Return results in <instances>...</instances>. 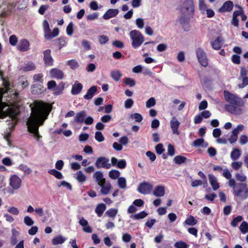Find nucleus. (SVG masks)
<instances>
[{"instance_id":"obj_20","label":"nucleus","mask_w":248,"mask_h":248,"mask_svg":"<svg viewBox=\"0 0 248 248\" xmlns=\"http://www.w3.org/2000/svg\"><path fill=\"white\" fill-rule=\"evenodd\" d=\"M50 76L52 78H56L58 79H62L63 77L62 72L58 69H52L49 72Z\"/></svg>"},{"instance_id":"obj_21","label":"nucleus","mask_w":248,"mask_h":248,"mask_svg":"<svg viewBox=\"0 0 248 248\" xmlns=\"http://www.w3.org/2000/svg\"><path fill=\"white\" fill-rule=\"evenodd\" d=\"M209 180L213 189L215 191L219 188V184L217 181V179L213 174H210L208 175Z\"/></svg>"},{"instance_id":"obj_35","label":"nucleus","mask_w":248,"mask_h":248,"mask_svg":"<svg viewBox=\"0 0 248 248\" xmlns=\"http://www.w3.org/2000/svg\"><path fill=\"white\" fill-rule=\"evenodd\" d=\"M23 222L27 226H32L34 224V220L29 216H25L24 217Z\"/></svg>"},{"instance_id":"obj_9","label":"nucleus","mask_w":248,"mask_h":248,"mask_svg":"<svg viewBox=\"0 0 248 248\" xmlns=\"http://www.w3.org/2000/svg\"><path fill=\"white\" fill-rule=\"evenodd\" d=\"M109 159L104 156H100L97 158L95 166L97 169L104 168L108 169L111 167V164L108 163Z\"/></svg>"},{"instance_id":"obj_56","label":"nucleus","mask_w":248,"mask_h":248,"mask_svg":"<svg viewBox=\"0 0 248 248\" xmlns=\"http://www.w3.org/2000/svg\"><path fill=\"white\" fill-rule=\"evenodd\" d=\"M133 105L134 101L131 98H128L124 102V107L127 109L131 108Z\"/></svg>"},{"instance_id":"obj_15","label":"nucleus","mask_w":248,"mask_h":248,"mask_svg":"<svg viewBox=\"0 0 248 248\" xmlns=\"http://www.w3.org/2000/svg\"><path fill=\"white\" fill-rule=\"evenodd\" d=\"M17 47L20 51H26L29 49L30 43L27 40L22 39L18 43Z\"/></svg>"},{"instance_id":"obj_14","label":"nucleus","mask_w":248,"mask_h":248,"mask_svg":"<svg viewBox=\"0 0 248 248\" xmlns=\"http://www.w3.org/2000/svg\"><path fill=\"white\" fill-rule=\"evenodd\" d=\"M43 59L45 63L48 66H52L53 64V59L51 55V50L47 49L44 51Z\"/></svg>"},{"instance_id":"obj_61","label":"nucleus","mask_w":248,"mask_h":248,"mask_svg":"<svg viewBox=\"0 0 248 248\" xmlns=\"http://www.w3.org/2000/svg\"><path fill=\"white\" fill-rule=\"evenodd\" d=\"M126 166V162L125 159H122L119 161L117 167L120 169H124Z\"/></svg>"},{"instance_id":"obj_36","label":"nucleus","mask_w":248,"mask_h":248,"mask_svg":"<svg viewBox=\"0 0 248 248\" xmlns=\"http://www.w3.org/2000/svg\"><path fill=\"white\" fill-rule=\"evenodd\" d=\"M101 184L102 186H100L102 187L101 189V193L104 195L108 194L110 190L111 187V185L110 184V183H108V185L104 186V183H102Z\"/></svg>"},{"instance_id":"obj_6","label":"nucleus","mask_w":248,"mask_h":248,"mask_svg":"<svg viewBox=\"0 0 248 248\" xmlns=\"http://www.w3.org/2000/svg\"><path fill=\"white\" fill-rule=\"evenodd\" d=\"M192 16H193L181 13L180 16L178 17V21L183 30L186 31H189L190 30L191 25L190 24V20Z\"/></svg>"},{"instance_id":"obj_16","label":"nucleus","mask_w":248,"mask_h":248,"mask_svg":"<svg viewBox=\"0 0 248 248\" xmlns=\"http://www.w3.org/2000/svg\"><path fill=\"white\" fill-rule=\"evenodd\" d=\"M119 12L117 9H109L107 10L103 16V18L105 20H108L110 18L116 16Z\"/></svg>"},{"instance_id":"obj_41","label":"nucleus","mask_w":248,"mask_h":248,"mask_svg":"<svg viewBox=\"0 0 248 248\" xmlns=\"http://www.w3.org/2000/svg\"><path fill=\"white\" fill-rule=\"evenodd\" d=\"M18 169L26 174H29L31 172V170L27 166L24 164L19 165Z\"/></svg>"},{"instance_id":"obj_34","label":"nucleus","mask_w":248,"mask_h":248,"mask_svg":"<svg viewBox=\"0 0 248 248\" xmlns=\"http://www.w3.org/2000/svg\"><path fill=\"white\" fill-rule=\"evenodd\" d=\"M120 172L119 170H110L108 173L109 177L113 180H115L117 178H120Z\"/></svg>"},{"instance_id":"obj_29","label":"nucleus","mask_w":248,"mask_h":248,"mask_svg":"<svg viewBox=\"0 0 248 248\" xmlns=\"http://www.w3.org/2000/svg\"><path fill=\"white\" fill-rule=\"evenodd\" d=\"M241 155V151L239 149H234L231 153V157L233 160H237Z\"/></svg>"},{"instance_id":"obj_42","label":"nucleus","mask_w":248,"mask_h":248,"mask_svg":"<svg viewBox=\"0 0 248 248\" xmlns=\"http://www.w3.org/2000/svg\"><path fill=\"white\" fill-rule=\"evenodd\" d=\"M64 89V84L61 83L58 86H56L53 90V93L55 95L61 94Z\"/></svg>"},{"instance_id":"obj_52","label":"nucleus","mask_w":248,"mask_h":248,"mask_svg":"<svg viewBox=\"0 0 248 248\" xmlns=\"http://www.w3.org/2000/svg\"><path fill=\"white\" fill-rule=\"evenodd\" d=\"M99 16V13L94 12L93 14L88 15L86 16V19L87 20L93 21L98 18Z\"/></svg>"},{"instance_id":"obj_49","label":"nucleus","mask_w":248,"mask_h":248,"mask_svg":"<svg viewBox=\"0 0 248 248\" xmlns=\"http://www.w3.org/2000/svg\"><path fill=\"white\" fill-rule=\"evenodd\" d=\"M109 40L108 37L105 35H101L98 36V41L101 45L106 44Z\"/></svg>"},{"instance_id":"obj_50","label":"nucleus","mask_w":248,"mask_h":248,"mask_svg":"<svg viewBox=\"0 0 248 248\" xmlns=\"http://www.w3.org/2000/svg\"><path fill=\"white\" fill-rule=\"evenodd\" d=\"M156 153L160 155L165 151V149L163 148V145L162 143L157 144L155 147Z\"/></svg>"},{"instance_id":"obj_51","label":"nucleus","mask_w":248,"mask_h":248,"mask_svg":"<svg viewBox=\"0 0 248 248\" xmlns=\"http://www.w3.org/2000/svg\"><path fill=\"white\" fill-rule=\"evenodd\" d=\"M86 116L87 113L85 110L78 112V123H83V121Z\"/></svg>"},{"instance_id":"obj_43","label":"nucleus","mask_w":248,"mask_h":248,"mask_svg":"<svg viewBox=\"0 0 248 248\" xmlns=\"http://www.w3.org/2000/svg\"><path fill=\"white\" fill-rule=\"evenodd\" d=\"M43 30H44V35L45 34H46V36L47 37H49L47 33L49 31L50 29V28H49V23H48V22H47V20H45L43 21Z\"/></svg>"},{"instance_id":"obj_45","label":"nucleus","mask_w":248,"mask_h":248,"mask_svg":"<svg viewBox=\"0 0 248 248\" xmlns=\"http://www.w3.org/2000/svg\"><path fill=\"white\" fill-rule=\"evenodd\" d=\"M118 213V210L115 208H110L106 212V214L109 217H114Z\"/></svg>"},{"instance_id":"obj_27","label":"nucleus","mask_w":248,"mask_h":248,"mask_svg":"<svg viewBox=\"0 0 248 248\" xmlns=\"http://www.w3.org/2000/svg\"><path fill=\"white\" fill-rule=\"evenodd\" d=\"M122 76V74L119 70L112 71L110 73V77L115 81L120 80Z\"/></svg>"},{"instance_id":"obj_62","label":"nucleus","mask_w":248,"mask_h":248,"mask_svg":"<svg viewBox=\"0 0 248 248\" xmlns=\"http://www.w3.org/2000/svg\"><path fill=\"white\" fill-rule=\"evenodd\" d=\"M232 61L235 64H239L240 63V57L237 54H234L232 57Z\"/></svg>"},{"instance_id":"obj_33","label":"nucleus","mask_w":248,"mask_h":248,"mask_svg":"<svg viewBox=\"0 0 248 248\" xmlns=\"http://www.w3.org/2000/svg\"><path fill=\"white\" fill-rule=\"evenodd\" d=\"M7 211L9 213L15 216H18L20 213V211L18 208L13 206H9L7 208Z\"/></svg>"},{"instance_id":"obj_63","label":"nucleus","mask_w":248,"mask_h":248,"mask_svg":"<svg viewBox=\"0 0 248 248\" xmlns=\"http://www.w3.org/2000/svg\"><path fill=\"white\" fill-rule=\"evenodd\" d=\"M242 162L238 161L232 162L231 166L234 170H237L242 166Z\"/></svg>"},{"instance_id":"obj_31","label":"nucleus","mask_w":248,"mask_h":248,"mask_svg":"<svg viewBox=\"0 0 248 248\" xmlns=\"http://www.w3.org/2000/svg\"><path fill=\"white\" fill-rule=\"evenodd\" d=\"M184 223L190 226H194L197 224L198 221L197 220L195 219L194 217L190 215L185 221Z\"/></svg>"},{"instance_id":"obj_28","label":"nucleus","mask_w":248,"mask_h":248,"mask_svg":"<svg viewBox=\"0 0 248 248\" xmlns=\"http://www.w3.org/2000/svg\"><path fill=\"white\" fill-rule=\"evenodd\" d=\"M59 33V29L57 28L54 29L52 31H51L50 30L47 33L49 37H47L46 36V34L44 35L45 38L47 40H50L52 38L56 37L58 35Z\"/></svg>"},{"instance_id":"obj_54","label":"nucleus","mask_w":248,"mask_h":248,"mask_svg":"<svg viewBox=\"0 0 248 248\" xmlns=\"http://www.w3.org/2000/svg\"><path fill=\"white\" fill-rule=\"evenodd\" d=\"M155 105V100L154 97L150 98L146 102V106L148 108H151Z\"/></svg>"},{"instance_id":"obj_59","label":"nucleus","mask_w":248,"mask_h":248,"mask_svg":"<svg viewBox=\"0 0 248 248\" xmlns=\"http://www.w3.org/2000/svg\"><path fill=\"white\" fill-rule=\"evenodd\" d=\"M64 166V162L62 160H59L55 163V167L57 170H62Z\"/></svg>"},{"instance_id":"obj_55","label":"nucleus","mask_w":248,"mask_h":248,"mask_svg":"<svg viewBox=\"0 0 248 248\" xmlns=\"http://www.w3.org/2000/svg\"><path fill=\"white\" fill-rule=\"evenodd\" d=\"M113 46H115L118 48H123L124 47V43L119 40H115L112 43Z\"/></svg>"},{"instance_id":"obj_26","label":"nucleus","mask_w":248,"mask_h":248,"mask_svg":"<svg viewBox=\"0 0 248 248\" xmlns=\"http://www.w3.org/2000/svg\"><path fill=\"white\" fill-rule=\"evenodd\" d=\"M106 209V205L103 203L98 204L95 208V212L99 217L103 215L104 212Z\"/></svg>"},{"instance_id":"obj_19","label":"nucleus","mask_w":248,"mask_h":248,"mask_svg":"<svg viewBox=\"0 0 248 248\" xmlns=\"http://www.w3.org/2000/svg\"><path fill=\"white\" fill-rule=\"evenodd\" d=\"M97 88L96 86L91 87L87 91L86 94L84 96V98L86 100L91 99L94 94L97 92Z\"/></svg>"},{"instance_id":"obj_58","label":"nucleus","mask_w":248,"mask_h":248,"mask_svg":"<svg viewBox=\"0 0 248 248\" xmlns=\"http://www.w3.org/2000/svg\"><path fill=\"white\" fill-rule=\"evenodd\" d=\"M136 24L137 27L140 29H142L144 27V20L141 18H138L136 20Z\"/></svg>"},{"instance_id":"obj_38","label":"nucleus","mask_w":248,"mask_h":248,"mask_svg":"<svg viewBox=\"0 0 248 248\" xmlns=\"http://www.w3.org/2000/svg\"><path fill=\"white\" fill-rule=\"evenodd\" d=\"M242 220L243 217L241 216H238L232 219L231 222V225L233 227H236L238 226V223L242 221Z\"/></svg>"},{"instance_id":"obj_32","label":"nucleus","mask_w":248,"mask_h":248,"mask_svg":"<svg viewBox=\"0 0 248 248\" xmlns=\"http://www.w3.org/2000/svg\"><path fill=\"white\" fill-rule=\"evenodd\" d=\"M186 160V157L180 155L175 156L173 159V161L175 163L178 165H181L185 163Z\"/></svg>"},{"instance_id":"obj_1","label":"nucleus","mask_w":248,"mask_h":248,"mask_svg":"<svg viewBox=\"0 0 248 248\" xmlns=\"http://www.w3.org/2000/svg\"><path fill=\"white\" fill-rule=\"evenodd\" d=\"M0 76L4 87L3 89H0V118L9 116L15 124V118L19 112L18 106L16 103L18 93L13 88L9 81L3 78L0 70Z\"/></svg>"},{"instance_id":"obj_12","label":"nucleus","mask_w":248,"mask_h":248,"mask_svg":"<svg viewBox=\"0 0 248 248\" xmlns=\"http://www.w3.org/2000/svg\"><path fill=\"white\" fill-rule=\"evenodd\" d=\"M43 75L42 74H38L35 75L33 77V83L34 84L32 85V92L35 93H40L41 91H42V86L41 85H39L38 86V89L40 91H37V90L35 89V84L34 83L35 82H39V83H42L43 82Z\"/></svg>"},{"instance_id":"obj_57","label":"nucleus","mask_w":248,"mask_h":248,"mask_svg":"<svg viewBox=\"0 0 248 248\" xmlns=\"http://www.w3.org/2000/svg\"><path fill=\"white\" fill-rule=\"evenodd\" d=\"M167 154L168 155H170L171 156H172L174 155L175 154V149H174V146L170 144H169L168 145V152H167Z\"/></svg>"},{"instance_id":"obj_7","label":"nucleus","mask_w":248,"mask_h":248,"mask_svg":"<svg viewBox=\"0 0 248 248\" xmlns=\"http://www.w3.org/2000/svg\"><path fill=\"white\" fill-rule=\"evenodd\" d=\"M181 13L193 16L194 12V5L193 0H185L183 7L180 9Z\"/></svg>"},{"instance_id":"obj_46","label":"nucleus","mask_w":248,"mask_h":248,"mask_svg":"<svg viewBox=\"0 0 248 248\" xmlns=\"http://www.w3.org/2000/svg\"><path fill=\"white\" fill-rule=\"evenodd\" d=\"M118 184L120 188L124 189L126 187V179L124 177H120L118 180Z\"/></svg>"},{"instance_id":"obj_47","label":"nucleus","mask_w":248,"mask_h":248,"mask_svg":"<svg viewBox=\"0 0 248 248\" xmlns=\"http://www.w3.org/2000/svg\"><path fill=\"white\" fill-rule=\"evenodd\" d=\"M124 83L130 87H134L136 85L135 80L130 78H124Z\"/></svg>"},{"instance_id":"obj_25","label":"nucleus","mask_w":248,"mask_h":248,"mask_svg":"<svg viewBox=\"0 0 248 248\" xmlns=\"http://www.w3.org/2000/svg\"><path fill=\"white\" fill-rule=\"evenodd\" d=\"M96 181L99 186H102V183H105V179L103 178V174L101 171H97L93 175Z\"/></svg>"},{"instance_id":"obj_8","label":"nucleus","mask_w":248,"mask_h":248,"mask_svg":"<svg viewBox=\"0 0 248 248\" xmlns=\"http://www.w3.org/2000/svg\"><path fill=\"white\" fill-rule=\"evenodd\" d=\"M196 56L199 62L203 67H206L208 65V59L204 50L199 47L196 51Z\"/></svg>"},{"instance_id":"obj_40","label":"nucleus","mask_w":248,"mask_h":248,"mask_svg":"<svg viewBox=\"0 0 248 248\" xmlns=\"http://www.w3.org/2000/svg\"><path fill=\"white\" fill-rule=\"evenodd\" d=\"M239 229L243 234L248 232V223L243 221L239 227Z\"/></svg>"},{"instance_id":"obj_5","label":"nucleus","mask_w":248,"mask_h":248,"mask_svg":"<svg viewBox=\"0 0 248 248\" xmlns=\"http://www.w3.org/2000/svg\"><path fill=\"white\" fill-rule=\"evenodd\" d=\"M234 196L240 197L243 201L248 198V187L246 183H237V186L234 188Z\"/></svg>"},{"instance_id":"obj_64","label":"nucleus","mask_w":248,"mask_h":248,"mask_svg":"<svg viewBox=\"0 0 248 248\" xmlns=\"http://www.w3.org/2000/svg\"><path fill=\"white\" fill-rule=\"evenodd\" d=\"M243 82L238 85L239 88H243L248 85V77H243L242 79Z\"/></svg>"},{"instance_id":"obj_13","label":"nucleus","mask_w":248,"mask_h":248,"mask_svg":"<svg viewBox=\"0 0 248 248\" xmlns=\"http://www.w3.org/2000/svg\"><path fill=\"white\" fill-rule=\"evenodd\" d=\"M233 7V3L231 0H228L225 1L223 5L218 10L219 13H225L231 12Z\"/></svg>"},{"instance_id":"obj_37","label":"nucleus","mask_w":248,"mask_h":248,"mask_svg":"<svg viewBox=\"0 0 248 248\" xmlns=\"http://www.w3.org/2000/svg\"><path fill=\"white\" fill-rule=\"evenodd\" d=\"M57 186L59 188L61 187H65L70 190H72L71 185L69 183L64 180L59 182L57 184Z\"/></svg>"},{"instance_id":"obj_22","label":"nucleus","mask_w":248,"mask_h":248,"mask_svg":"<svg viewBox=\"0 0 248 248\" xmlns=\"http://www.w3.org/2000/svg\"><path fill=\"white\" fill-rule=\"evenodd\" d=\"M223 40L221 38L217 37V39L214 41L211 42V46L214 49L219 50L221 48Z\"/></svg>"},{"instance_id":"obj_17","label":"nucleus","mask_w":248,"mask_h":248,"mask_svg":"<svg viewBox=\"0 0 248 248\" xmlns=\"http://www.w3.org/2000/svg\"><path fill=\"white\" fill-rule=\"evenodd\" d=\"M180 125V123L175 117L172 118V120L170 121V127L172 133L179 135L180 133L178 131V128Z\"/></svg>"},{"instance_id":"obj_53","label":"nucleus","mask_w":248,"mask_h":248,"mask_svg":"<svg viewBox=\"0 0 248 248\" xmlns=\"http://www.w3.org/2000/svg\"><path fill=\"white\" fill-rule=\"evenodd\" d=\"M95 139L98 142H102L104 140V137L102 133L100 131H97L95 133Z\"/></svg>"},{"instance_id":"obj_10","label":"nucleus","mask_w":248,"mask_h":248,"mask_svg":"<svg viewBox=\"0 0 248 248\" xmlns=\"http://www.w3.org/2000/svg\"><path fill=\"white\" fill-rule=\"evenodd\" d=\"M22 184L21 178L16 175H12L9 178V185L14 190L19 189Z\"/></svg>"},{"instance_id":"obj_30","label":"nucleus","mask_w":248,"mask_h":248,"mask_svg":"<svg viewBox=\"0 0 248 248\" xmlns=\"http://www.w3.org/2000/svg\"><path fill=\"white\" fill-rule=\"evenodd\" d=\"M35 66L32 62H28L24 64L21 68L24 71H30L34 70Z\"/></svg>"},{"instance_id":"obj_39","label":"nucleus","mask_w":248,"mask_h":248,"mask_svg":"<svg viewBox=\"0 0 248 248\" xmlns=\"http://www.w3.org/2000/svg\"><path fill=\"white\" fill-rule=\"evenodd\" d=\"M147 215V213L144 211H142L139 213L134 215L133 218L136 220H139L145 218Z\"/></svg>"},{"instance_id":"obj_23","label":"nucleus","mask_w":248,"mask_h":248,"mask_svg":"<svg viewBox=\"0 0 248 248\" xmlns=\"http://www.w3.org/2000/svg\"><path fill=\"white\" fill-rule=\"evenodd\" d=\"M165 194V188L162 186H157L154 191V195L156 197H162Z\"/></svg>"},{"instance_id":"obj_44","label":"nucleus","mask_w":248,"mask_h":248,"mask_svg":"<svg viewBox=\"0 0 248 248\" xmlns=\"http://www.w3.org/2000/svg\"><path fill=\"white\" fill-rule=\"evenodd\" d=\"M174 246L176 248H188L189 247V245L183 241L176 242L174 244Z\"/></svg>"},{"instance_id":"obj_48","label":"nucleus","mask_w":248,"mask_h":248,"mask_svg":"<svg viewBox=\"0 0 248 248\" xmlns=\"http://www.w3.org/2000/svg\"><path fill=\"white\" fill-rule=\"evenodd\" d=\"M130 118L132 119H135V121L139 123L141 122L143 120V117L142 115L138 113H135L131 114Z\"/></svg>"},{"instance_id":"obj_4","label":"nucleus","mask_w":248,"mask_h":248,"mask_svg":"<svg viewBox=\"0 0 248 248\" xmlns=\"http://www.w3.org/2000/svg\"><path fill=\"white\" fill-rule=\"evenodd\" d=\"M129 35L132 40V46L134 48L140 46L144 41L143 35L138 30L131 31Z\"/></svg>"},{"instance_id":"obj_18","label":"nucleus","mask_w":248,"mask_h":248,"mask_svg":"<svg viewBox=\"0 0 248 248\" xmlns=\"http://www.w3.org/2000/svg\"><path fill=\"white\" fill-rule=\"evenodd\" d=\"M66 240V238L64 236L59 234L54 236L51 240V243L53 245H61Z\"/></svg>"},{"instance_id":"obj_24","label":"nucleus","mask_w":248,"mask_h":248,"mask_svg":"<svg viewBox=\"0 0 248 248\" xmlns=\"http://www.w3.org/2000/svg\"><path fill=\"white\" fill-rule=\"evenodd\" d=\"M55 169H50L48 170V173L53 176L56 179L61 180L63 178V176L61 172Z\"/></svg>"},{"instance_id":"obj_11","label":"nucleus","mask_w":248,"mask_h":248,"mask_svg":"<svg viewBox=\"0 0 248 248\" xmlns=\"http://www.w3.org/2000/svg\"><path fill=\"white\" fill-rule=\"evenodd\" d=\"M153 189V186L147 182H143L140 184L138 191L141 194H147L150 193Z\"/></svg>"},{"instance_id":"obj_60","label":"nucleus","mask_w":248,"mask_h":248,"mask_svg":"<svg viewBox=\"0 0 248 248\" xmlns=\"http://www.w3.org/2000/svg\"><path fill=\"white\" fill-rule=\"evenodd\" d=\"M38 231V228L36 226H32L29 230L28 233L31 235H34L37 233Z\"/></svg>"},{"instance_id":"obj_3","label":"nucleus","mask_w":248,"mask_h":248,"mask_svg":"<svg viewBox=\"0 0 248 248\" xmlns=\"http://www.w3.org/2000/svg\"><path fill=\"white\" fill-rule=\"evenodd\" d=\"M223 93L225 100L230 103V104L225 105V109L232 114L241 115L242 113V110L241 108H238L237 107H243L245 105L244 100L228 91L224 90Z\"/></svg>"},{"instance_id":"obj_2","label":"nucleus","mask_w":248,"mask_h":248,"mask_svg":"<svg viewBox=\"0 0 248 248\" xmlns=\"http://www.w3.org/2000/svg\"><path fill=\"white\" fill-rule=\"evenodd\" d=\"M30 107H31V112L27 122L28 129L38 141L41 137L39 134L38 128L47 118L52 106L42 101H35L32 104L30 105Z\"/></svg>"}]
</instances>
